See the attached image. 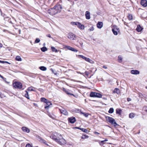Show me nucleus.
I'll return each mask as SVG.
<instances>
[{
    "label": "nucleus",
    "mask_w": 147,
    "mask_h": 147,
    "mask_svg": "<svg viewBox=\"0 0 147 147\" xmlns=\"http://www.w3.org/2000/svg\"><path fill=\"white\" fill-rule=\"evenodd\" d=\"M50 137L60 145H64L66 144V141L62 135L57 133L52 134Z\"/></svg>",
    "instance_id": "nucleus-1"
},
{
    "label": "nucleus",
    "mask_w": 147,
    "mask_h": 147,
    "mask_svg": "<svg viewBox=\"0 0 147 147\" xmlns=\"http://www.w3.org/2000/svg\"><path fill=\"white\" fill-rule=\"evenodd\" d=\"M52 107L53 105L51 102L47 99V114L50 118L54 119L56 118V116L52 113H49L48 111V109L52 108Z\"/></svg>",
    "instance_id": "nucleus-2"
},
{
    "label": "nucleus",
    "mask_w": 147,
    "mask_h": 147,
    "mask_svg": "<svg viewBox=\"0 0 147 147\" xmlns=\"http://www.w3.org/2000/svg\"><path fill=\"white\" fill-rule=\"evenodd\" d=\"M106 120L110 123L112 125H113L115 127L117 125H119L115 121L114 119L111 117L107 116L105 117Z\"/></svg>",
    "instance_id": "nucleus-3"
},
{
    "label": "nucleus",
    "mask_w": 147,
    "mask_h": 147,
    "mask_svg": "<svg viewBox=\"0 0 147 147\" xmlns=\"http://www.w3.org/2000/svg\"><path fill=\"white\" fill-rule=\"evenodd\" d=\"M112 31L113 34L115 35H117L118 33L120 32L119 29L116 25H114L113 26Z\"/></svg>",
    "instance_id": "nucleus-4"
},
{
    "label": "nucleus",
    "mask_w": 147,
    "mask_h": 147,
    "mask_svg": "<svg viewBox=\"0 0 147 147\" xmlns=\"http://www.w3.org/2000/svg\"><path fill=\"white\" fill-rule=\"evenodd\" d=\"M102 96L100 94L95 92H91L90 94V96L92 97L101 98Z\"/></svg>",
    "instance_id": "nucleus-5"
},
{
    "label": "nucleus",
    "mask_w": 147,
    "mask_h": 147,
    "mask_svg": "<svg viewBox=\"0 0 147 147\" xmlns=\"http://www.w3.org/2000/svg\"><path fill=\"white\" fill-rule=\"evenodd\" d=\"M13 87L16 88L20 89L22 88V84L18 82H16L13 84Z\"/></svg>",
    "instance_id": "nucleus-6"
},
{
    "label": "nucleus",
    "mask_w": 147,
    "mask_h": 147,
    "mask_svg": "<svg viewBox=\"0 0 147 147\" xmlns=\"http://www.w3.org/2000/svg\"><path fill=\"white\" fill-rule=\"evenodd\" d=\"M78 37V36L71 32H69L68 34V38L72 40H75Z\"/></svg>",
    "instance_id": "nucleus-7"
},
{
    "label": "nucleus",
    "mask_w": 147,
    "mask_h": 147,
    "mask_svg": "<svg viewBox=\"0 0 147 147\" xmlns=\"http://www.w3.org/2000/svg\"><path fill=\"white\" fill-rule=\"evenodd\" d=\"M56 11H57V13L60 12L62 9V7L60 4L56 5L54 7Z\"/></svg>",
    "instance_id": "nucleus-8"
},
{
    "label": "nucleus",
    "mask_w": 147,
    "mask_h": 147,
    "mask_svg": "<svg viewBox=\"0 0 147 147\" xmlns=\"http://www.w3.org/2000/svg\"><path fill=\"white\" fill-rule=\"evenodd\" d=\"M47 12L48 13L52 16L57 13V11H56L54 7L49 9Z\"/></svg>",
    "instance_id": "nucleus-9"
},
{
    "label": "nucleus",
    "mask_w": 147,
    "mask_h": 147,
    "mask_svg": "<svg viewBox=\"0 0 147 147\" xmlns=\"http://www.w3.org/2000/svg\"><path fill=\"white\" fill-rule=\"evenodd\" d=\"M68 120L70 123H74L76 122V120L75 117H72L69 118Z\"/></svg>",
    "instance_id": "nucleus-10"
},
{
    "label": "nucleus",
    "mask_w": 147,
    "mask_h": 147,
    "mask_svg": "<svg viewBox=\"0 0 147 147\" xmlns=\"http://www.w3.org/2000/svg\"><path fill=\"white\" fill-rule=\"evenodd\" d=\"M140 3L141 5L144 7L147 6V1L146 0H141Z\"/></svg>",
    "instance_id": "nucleus-11"
},
{
    "label": "nucleus",
    "mask_w": 147,
    "mask_h": 147,
    "mask_svg": "<svg viewBox=\"0 0 147 147\" xmlns=\"http://www.w3.org/2000/svg\"><path fill=\"white\" fill-rule=\"evenodd\" d=\"M22 129L24 132L29 133L30 132V129L26 127H22Z\"/></svg>",
    "instance_id": "nucleus-12"
},
{
    "label": "nucleus",
    "mask_w": 147,
    "mask_h": 147,
    "mask_svg": "<svg viewBox=\"0 0 147 147\" xmlns=\"http://www.w3.org/2000/svg\"><path fill=\"white\" fill-rule=\"evenodd\" d=\"M85 16L86 17V19H90V12L88 11H86L85 12Z\"/></svg>",
    "instance_id": "nucleus-13"
},
{
    "label": "nucleus",
    "mask_w": 147,
    "mask_h": 147,
    "mask_svg": "<svg viewBox=\"0 0 147 147\" xmlns=\"http://www.w3.org/2000/svg\"><path fill=\"white\" fill-rule=\"evenodd\" d=\"M131 73L132 74L137 75L139 74L140 72L139 71L137 70H132L131 71Z\"/></svg>",
    "instance_id": "nucleus-14"
},
{
    "label": "nucleus",
    "mask_w": 147,
    "mask_h": 147,
    "mask_svg": "<svg viewBox=\"0 0 147 147\" xmlns=\"http://www.w3.org/2000/svg\"><path fill=\"white\" fill-rule=\"evenodd\" d=\"M66 48L69 50L71 51H74L75 52H77L78 51V50L76 49L70 47L69 46H67L66 47Z\"/></svg>",
    "instance_id": "nucleus-15"
},
{
    "label": "nucleus",
    "mask_w": 147,
    "mask_h": 147,
    "mask_svg": "<svg viewBox=\"0 0 147 147\" xmlns=\"http://www.w3.org/2000/svg\"><path fill=\"white\" fill-rule=\"evenodd\" d=\"M97 26L98 28H101L103 26V23L102 22H98L97 24Z\"/></svg>",
    "instance_id": "nucleus-16"
},
{
    "label": "nucleus",
    "mask_w": 147,
    "mask_h": 147,
    "mask_svg": "<svg viewBox=\"0 0 147 147\" xmlns=\"http://www.w3.org/2000/svg\"><path fill=\"white\" fill-rule=\"evenodd\" d=\"M143 29V28L140 26V25H137L136 30L138 32H140Z\"/></svg>",
    "instance_id": "nucleus-17"
},
{
    "label": "nucleus",
    "mask_w": 147,
    "mask_h": 147,
    "mask_svg": "<svg viewBox=\"0 0 147 147\" xmlns=\"http://www.w3.org/2000/svg\"><path fill=\"white\" fill-rule=\"evenodd\" d=\"M63 91H64L68 95H71L73 96H75V95L74 94L69 93V90H67L65 88H63Z\"/></svg>",
    "instance_id": "nucleus-18"
},
{
    "label": "nucleus",
    "mask_w": 147,
    "mask_h": 147,
    "mask_svg": "<svg viewBox=\"0 0 147 147\" xmlns=\"http://www.w3.org/2000/svg\"><path fill=\"white\" fill-rule=\"evenodd\" d=\"M60 111L61 113H62L65 115H67L68 114V112L65 109H60Z\"/></svg>",
    "instance_id": "nucleus-19"
},
{
    "label": "nucleus",
    "mask_w": 147,
    "mask_h": 147,
    "mask_svg": "<svg viewBox=\"0 0 147 147\" xmlns=\"http://www.w3.org/2000/svg\"><path fill=\"white\" fill-rule=\"evenodd\" d=\"M71 24L73 25H76L79 28L80 27V23L78 22H73L71 23Z\"/></svg>",
    "instance_id": "nucleus-20"
},
{
    "label": "nucleus",
    "mask_w": 147,
    "mask_h": 147,
    "mask_svg": "<svg viewBox=\"0 0 147 147\" xmlns=\"http://www.w3.org/2000/svg\"><path fill=\"white\" fill-rule=\"evenodd\" d=\"M113 92L114 93H116L118 94L120 93V90L119 88H115L113 91Z\"/></svg>",
    "instance_id": "nucleus-21"
},
{
    "label": "nucleus",
    "mask_w": 147,
    "mask_h": 147,
    "mask_svg": "<svg viewBox=\"0 0 147 147\" xmlns=\"http://www.w3.org/2000/svg\"><path fill=\"white\" fill-rule=\"evenodd\" d=\"M80 130H82V131L86 133H88L89 132V131H88L87 129L84 128H80Z\"/></svg>",
    "instance_id": "nucleus-22"
},
{
    "label": "nucleus",
    "mask_w": 147,
    "mask_h": 147,
    "mask_svg": "<svg viewBox=\"0 0 147 147\" xmlns=\"http://www.w3.org/2000/svg\"><path fill=\"white\" fill-rule=\"evenodd\" d=\"M15 59L17 61H21L22 60V59L21 57L19 56H17L16 57Z\"/></svg>",
    "instance_id": "nucleus-23"
},
{
    "label": "nucleus",
    "mask_w": 147,
    "mask_h": 147,
    "mask_svg": "<svg viewBox=\"0 0 147 147\" xmlns=\"http://www.w3.org/2000/svg\"><path fill=\"white\" fill-rule=\"evenodd\" d=\"M84 60L86 61L91 63H92V62H93L89 58L86 57L85 58Z\"/></svg>",
    "instance_id": "nucleus-24"
},
{
    "label": "nucleus",
    "mask_w": 147,
    "mask_h": 147,
    "mask_svg": "<svg viewBox=\"0 0 147 147\" xmlns=\"http://www.w3.org/2000/svg\"><path fill=\"white\" fill-rule=\"evenodd\" d=\"M51 48L52 51L55 52V53H57L58 52V50L56 49L54 47H52Z\"/></svg>",
    "instance_id": "nucleus-25"
},
{
    "label": "nucleus",
    "mask_w": 147,
    "mask_h": 147,
    "mask_svg": "<svg viewBox=\"0 0 147 147\" xmlns=\"http://www.w3.org/2000/svg\"><path fill=\"white\" fill-rule=\"evenodd\" d=\"M39 68L40 69L43 71L46 70V67L43 66H40Z\"/></svg>",
    "instance_id": "nucleus-26"
},
{
    "label": "nucleus",
    "mask_w": 147,
    "mask_h": 147,
    "mask_svg": "<svg viewBox=\"0 0 147 147\" xmlns=\"http://www.w3.org/2000/svg\"><path fill=\"white\" fill-rule=\"evenodd\" d=\"M122 111L120 109H117L116 110V113L120 115Z\"/></svg>",
    "instance_id": "nucleus-27"
},
{
    "label": "nucleus",
    "mask_w": 147,
    "mask_h": 147,
    "mask_svg": "<svg viewBox=\"0 0 147 147\" xmlns=\"http://www.w3.org/2000/svg\"><path fill=\"white\" fill-rule=\"evenodd\" d=\"M26 93L25 94V97L27 98L28 99H29L30 98L29 97L28 92L27 90L25 91Z\"/></svg>",
    "instance_id": "nucleus-28"
},
{
    "label": "nucleus",
    "mask_w": 147,
    "mask_h": 147,
    "mask_svg": "<svg viewBox=\"0 0 147 147\" xmlns=\"http://www.w3.org/2000/svg\"><path fill=\"white\" fill-rule=\"evenodd\" d=\"M89 137L88 136L86 135H83L81 137V138L85 139L88 138Z\"/></svg>",
    "instance_id": "nucleus-29"
},
{
    "label": "nucleus",
    "mask_w": 147,
    "mask_h": 147,
    "mask_svg": "<svg viewBox=\"0 0 147 147\" xmlns=\"http://www.w3.org/2000/svg\"><path fill=\"white\" fill-rule=\"evenodd\" d=\"M113 112L114 109L113 108H110L108 111V112L109 113H112Z\"/></svg>",
    "instance_id": "nucleus-30"
},
{
    "label": "nucleus",
    "mask_w": 147,
    "mask_h": 147,
    "mask_svg": "<svg viewBox=\"0 0 147 147\" xmlns=\"http://www.w3.org/2000/svg\"><path fill=\"white\" fill-rule=\"evenodd\" d=\"M40 139L39 141L40 142H43L44 144H46V141L45 140H43L41 138H39Z\"/></svg>",
    "instance_id": "nucleus-31"
},
{
    "label": "nucleus",
    "mask_w": 147,
    "mask_h": 147,
    "mask_svg": "<svg viewBox=\"0 0 147 147\" xmlns=\"http://www.w3.org/2000/svg\"><path fill=\"white\" fill-rule=\"evenodd\" d=\"M40 100L42 102H44L46 103V98H41L40 99Z\"/></svg>",
    "instance_id": "nucleus-32"
},
{
    "label": "nucleus",
    "mask_w": 147,
    "mask_h": 147,
    "mask_svg": "<svg viewBox=\"0 0 147 147\" xmlns=\"http://www.w3.org/2000/svg\"><path fill=\"white\" fill-rule=\"evenodd\" d=\"M134 114L133 113H130L129 115V117L131 118H133L134 117Z\"/></svg>",
    "instance_id": "nucleus-33"
},
{
    "label": "nucleus",
    "mask_w": 147,
    "mask_h": 147,
    "mask_svg": "<svg viewBox=\"0 0 147 147\" xmlns=\"http://www.w3.org/2000/svg\"><path fill=\"white\" fill-rule=\"evenodd\" d=\"M78 58H82L83 59H84L86 57L84 56L81 55H78Z\"/></svg>",
    "instance_id": "nucleus-34"
},
{
    "label": "nucleus",
    "mask_w": 147,
    "mask_h": 147,
    "mask_svg": "<svg viewBox=\"0 0 147 147\" xmlns=\"http://www.w3.org/2000/svg\"><path fill=\"white\" fill-rule=\"evenodd\" d=\"M41 51L42 52H45L46 51V47H44L41 48Z\"/></svg>",
    "instance_id": "nucleus-35"
},
{
    "label": "nucleus",
    "mask_w": 147,
    "mask_h": 147,
    "mask_svg": "<svg viewBox=\"0 0 147 147\" xmlns=\"http://www.w3.org/2000/svg\"><path fill=\"white\" fill-rule=\"evenodd\" d=\"M3 80H4V81L7 84H9V82H7V81H6V78H4L3 77V78H1Z\"/></svg>",
    "instance_id": "nucleus-36"
},
{
    "label": "nucleus",
    "mask_w": 147,
    "mask_h": 147,
    "mask_svg": "<svg viewBox=\"0 0 147 147\" xmlns=\"http://www.w3.org/2000/svg\"><path fill=\"white\" fill-rule=\"evenodd\" d=\"M79 28H80L82 29H83L84 28V26L83 25H82L81 24L80 25V27H79Z\"/></svg>",
    "instance_id": "nucleus-37"
},
{
    "label": "nucleus",
    "mask_w": 147,
    "mask_h": 147,
    "mask_svg": "<svg viewBox=\"0 0 147 147\" xmlns=\"http://www.w3.org/2000/svg\"><path fill=\"white\" fill-rule=\"evenodd\" d=\"M122 60V58L121 56H119L118 60L119 62H121Z\"/></svg>",
    "instance_id": "nucleus-38"
},
{
    "label": "nucleus",
    "mask_w": 147,
    "mask_h": 147,
    "mask_svg": "<svg viewBox=\"0 0 147 147\" xmlns=\"http://www.w3.org/2000/svg\"><path fill=\"white\" fill-rule=\"evenodd\" d=\"M40 40L39 38H36L35 41V43H39L40 42Z\"/></svg>",
    "instance_id": "nucleus-39"
},
{
    "label": "nucleus",
    "mask_w": 147,
    "mask_h": 147,
    "mask_svg": "<svg viewBox=\"0 0 147 147\" xmlns=\"http://www.w3.org/2000/svg\"><path fill=\"white\" fill-rule=\"evenodd\" d=\"M128 19L129 20H131L132 19V16L131 15L129 14L128 16Z\"/></svg>",
    "instance_id": "nucleus-40"
},
{
    "label": "nucleus",
    "mask_w": 147,
    "mask_h": 147,
    "mask_svg": "<svg viewBox=\"0 0 147 147\" xmlns=\"http://www.w3.org/2000/svg\"><path fill=\"white\" fill-rule=\"evenodd\" d=\"M50 70L52 72V73H53L55 75H57V72H56V71L55 72L53 69L51 68L50 69Z\"/></svg>",
    "instance_id": "nucleus-41"
},
{
    "label": "nucleus",
    "mask_w": 147,
    "mask_h": 147,
    "mask_svg": "<svg viewBox=\"0 0 147 147\" xmlns=\"http://www.w3.org/2000/svg\"><path fill=\"white\" fill-rule=\"evenodd\" d=\"M81 113L83 114L86 117H87L88 116V114L86 113H82V112H81Z\"/></svg>",
    "instance_id": "nucleus-42"
},
{
    "label": "nucleus",
    "mask_w": 147,
    "mask_h": 147,
    "mask_svg": "<svg viewBox=\"0 0 147 147\" xmlns=\"http://www.w3.org/2000/svg\"><path fill=\"white\" fill-rule=\"evenodd\" d=\"M27 90L28 91H33V89L31 87H29L28 89Z\"/></svg>",
    "instance_id": "nucleus-43"
},
{
    "label": "nucleus",
    "mask_w": 147,
    "mask_h": 147,
    "mask_svg": "<svg viewBox=\"0 0 147 147\" xmlns=\"http://www.w3.org/2000/svg\"><path fill=\"white\" fill-rule=\"evenodd\" d=\"M26 147H32L30 144H26Z\"/></svg>",
    "instance_id": "nucleus-44"
},
{
    "label": "nucleus",
    "mask_w": 147,
    "mask_h": 147,
    "mask_svg": "<svg viewBox=\"0 0 147 147\" xmlns=\"http://www.w3.org/2000/svg\"><path fill=\"white\" fill-rule=\"evenodd\" d=\"M94 30V28L93 26L91 27L89 29V30L90 31H92Z\"/></svg>",
    "instance_id": "nucleus-45"
},
{
    "label": "nucleus",
    "mask_w": 147,
    "mask_h": 147,
    "mask_svg": "<svg viewBox=\"0 0 147 147\" xmlns=\"http://www.w3.org/2000/svg\"><path fill=\"white\" fill-rule=\"evenodd\" d=\"M84 73L85 74V75L87 77H88V74H89L88 72L87 71H85Z\"/></svg>",
    "instance_id": "nucleus-46"
},
{
    "label": "nucleus",
    "mask_w": 147,
    "mask_h": 147,
    "mask_svg": "<svg viewBox=\"0 0 147 147\" xmlns=\"http://www.w3.org/2000/svg\"><path fill=\"white\" fill-rule=\"evenodd\" d=\"M104 142V140H102V141H101L100 142V145H101L102 144H103Z\"/></svg>",
    "instance_id": "nucleus-47"
},
{
    "label": "nucleus",
    "mask_w": 147,
    "mask_h": 147,
    "mask_svg": "<svg viewBox=\"0 0 147 147\" xmlns=\"http://www.w3.org/2000/svg\"><path fill=\"white\" fill-rule=\"evenodd\" d=\"M77 72L78 73L82 74V75H83L84 76H85V75H84V73H81L80 72Z\"/></svg>",
    "instance_id": "nucleus-48"
},
{
    "label": "nucleus",
    "mask_w": 147,
    "mask_h": 147,
    "mask_svg": "<svg viewBox=\"0 0 147 147\" xmlns=\"http://www.w3.org/2000/svg\"><path fill=\"white\" fill-rule=\"evenodd\" d=\"M127 100L128 102L130 101L131 100V99L129 98H127Z\"/></svg>",
    "instance_id": "nucleus-49"
},
{
    "label": "nucleus",
    "mask_w": 147,
    "mask_h": 147,
    "mask_svg": "<svg viewBox=\"0 0 147 147\" xmlns=\"http://www.w3.org/2000/svg\"><path fill=\"white\" fill-rule=\"evenodd\" d=\"M94 133V134H98H98H100L98 132H96V131H95Z\"/></svg>",
    "instance_id": "nucleus-50"
},
{
    "label": "nucleus",
    "mask_w": 147,
    "mask_h": 147,
    "mask_svg": "<svg viewBox=\"0 0 147 147\" xmlns=\"http://www.w3.org/2000/svg\"><path fill=\"white\" fill-rule=\"evenodd\" d=\"M144 108L145 111H146L147 112V107H144Z\"/></svg>",
    "instance_id": "nucleus-51"
},
{
    "label": "nucleus",
    "mask_w": 147,
    "mask_h": 147,
    "mask_svg": "<svg viewBox=\"0 0 147 147\" xmlns=\"http://www.w3.org/2000/svg\"><path fill=\"white\" fill-rule=\"evenodd\" d=\"M0 63H4V61L0 60Z\"/></svg>",
    "instance_id": "nucleus-52"
},
{
    "label": "nucleus",
    "mask_w": 147,
    "mask_h": 147,
    "mask_svg": "<svg viewBox=\"0 0 147 147\" xmlns=\"http://www.w3.org/2000/svg\"><path fill=\"white\" fill-rule=\"evenodd\" d=\"M4 63H7L8 64H11L9 63V62L7 61H4Z\"/></svg>",
    "instance_id": "nucleus-53"
},
{
    "label": "nucleus",
    "mask_w": 147,
    "mask_h": 147,
    "mask_svg": "<svg viewBox=\"0 0 147 147\" xmlns=\"http://www.w3.org/2000/svg\"><path fill=\"white\" fill-rule=\"evenodd\" d=\"M47 36L51 38L52 39H53V38L51 37V35L50 34H48V35H47Z\"/></svg>",
    "instance_id": "nucleus-54"
},
{
    "label": "nucleus",
    "mask_w": 147,
    "mask_h": 147,
    "mask_svg": "<svg viewBox=\"0 0 147 147\" xmlns=\"http://www.w3.org/2000/svg\"><path fill=\"white\" fill-rule=\"evenodd\" d=\"M103 68H105V69H107V67L106 66H105V65H104L103 66Z\"/></svg>",
    "instance_id": "nucleus-55"
},
{
    "label": "nucleus",
    "mask_w": 147,
    "mask_h": 147,
    "mask_svg": "<svg viewBox=\"0 0 147 147\" xmlns=\"http://www.w3.org/2000/svg\"><path fill=\"white\" fill-rule=\"evenodd\" d=\"M108 141V139L107 138L105 139L104 140V141L106 142Z\"/></svg>",
    "instance_id": "nucleus-56"
},
{
    "label": "nucleus",
    "mask_w": 147,
    "mask_h": 147,
    "mask_svg": "<svg viewBox=\"0 0 147 147\" xmlns=\"http://www.w3.org/2000/svg\"><path fill=\"white\" fill-rule=\"evenodd\" d=\"M76 128H77V129H79L80 130V129L81 128H80V127H75Z\"/></svg>",
    "instance_id": "nucleus-57"
},
{
    "label": "nucleus",
    "mask_w": 147,
    "mask_h": 147,
    "mask_svg": "<svg viewBox=\"0 0 147 147\" xmlns=\"http://www.w3.org/2000/svg\"><path fill=\"white\" fill-rule=\"evenodd\" d=\"M139 96H140V97H141V96H141V95H142V93H140L139 94Z\"/></svg>",
    "instance_id": "nucleus-58"
},
{
    "label": "nucleus",
    "mask_w": 147,
    "mask_h": 147,
    "mask_svg": "<svg viewBox=\"0 0 147 147\" xmlns=\"http://www.w3.org/2000/svg\"><path fill=\"white\" fill-rule=\"evenodd\" d=\"M2 45L1 44V43H0V47H2Z\"/></svg>",
    "instance_id": "nucleus-59"
},
{
    "label": "nucleus",
    "mask_w": 147,
    "mask_h": 147,
    "mask_svg": "<svg viewBox=\"0 0 147 147\" xmlns=\"http://www.w3.org/2000/svg\"><path fill=\"white\" fill-rule=\"evenodd\" d=\"M0 77L1 78H3V76L0 74Z\"/></svg>",
    "instance_id": "nucleus-60"
},
{
    "label": "nucleus",
    "mask_w": 147,
    "mask_h": 147,
    "mask_svg": "<svg viewBox=\"0 0 147 147\" xmlns=\"http://www.w3.org/2000/svg\"><path fill=\"white\" fill-rule=\"evenodd\" d=\"M43 46L45 47V43H44L43 44Z\"/></svg>",
    "instance_id": "nucleus-61"
},
{
    "label": "nucleus",
    "mask_w": 147,
    "mask_h": 147,
    "mask_svg": "<svg viewBox=\"0 0 147 147\" xmlns=\"http://www.w3.org/2000/svg\"><path fill=\"white\" fill-rule=\"evenodd\" d=\"M44 108L45 109H46V105H45V106H44Z\"/></svg>",
    "instance_id": "nucleus-62"
},
{
    "label": "nucleus",
    "mask_w": 147,
    "mask_h": 147,
    "mask_svg": "<svg viewBox=\"0 0 147 147\" xmlns=\"http://www.w3.org/2000/svg\"><path fill=\"white\" fill-rule=\"evenodd\" d=\"M146 89H147V86H146Z\"/></svg>",
    "instance_id": "nucleus-63"
}]
</instances>
